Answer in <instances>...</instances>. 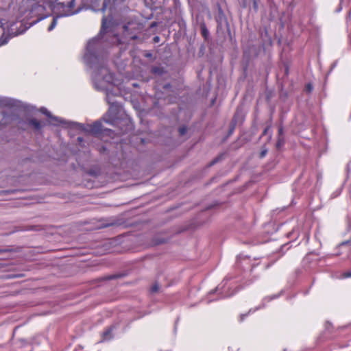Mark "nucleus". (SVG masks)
<instances>
[{
	"label": "nucleus",
	"instance_id": "nucleus-2",
	"mask_svg": "<svg viewBox=\"0 0 351 351\" xmlns=\"http://www.w3.org/2000/svg\"><path fill=\"white\" fill-rule=\"evenodd\" d=\"M231 285L232 283L229 280H224L221 284L217 287V289L221 291V293L223 297H230L237 291V289L236 288H232Z\"/></svg>",
	"mask_w": 351,
	"mask_h": 351
},
{
	"label": "nucleus",
	"instance_id": "nucleus-14",
	"mask_svg": "<svg viewBox=\"0 0 351 351\" xmlns=\"http://www.w3.org/2000/svg\"><path fill=\"white\" fill-rule=\"evenodd\" d=\"M106 28V19L105 17H104L102 19L101 32L105 31Z\"/></svg>",
	"mask_w": 351,
	"mask_h": 351
},
{
	"label": "nucleus",
	"instance_id": "nucleus-27",
	"mask_svg": "<svg viewBox=\"0 0 351 351\" xmlns=\"http://www.w3.org/2000/svg\"><path fill=\"white\" fill-rule=\"evenodd\" d=\"M77 139H78V141H82V138H80V137H78V138H77Z\"/></svg>",
	"mask_w": 351,
	"mask_h": 351
},
{
	"label": "nucleus",
	"instance_id": "nucleus-7",
	"mask_svg": "<svg viewBox=\"0 0 351 351\" xmlns=\"http://www.w3.org/2000/svg\"><path fill=\"white\" fill-rule=\"evenodd\" d=\"M223 156L224 154H220L219 156H218L217 157H216L215 158H214L210 163H209V167L210 166H213L215 164H216L217 162H218L219 161H220L221 160H222L223 158Z\"/></svg>",
	"mask_w": 351,
	"mask_h": 351
},
{
	"label": "nucleus",
	"instance_id": "nucleus-23",
	"mask_svg": "<svg viewBox=\"0 0 351 351\" xmlns=\"http://www.w3.org/2000/svg\"><path fill=\"white\" fill-rule=\"evenodd\" d=\"M42 112L43 113H45L46 115L49 116V112H47V110L46 109H45L44 110H42Z\"/></svg>",
	"mask_w": 351,
	"mask_h": 351
},
{
	"label": "nucleus",
	"instance_id": "nucleus-8",
	"mask_svg": "<svg viewBox=\"0 0 351 351\" xmlns=\"http://www.w3.org/2000/svg\"><path fill=\"white\" fill-rule=\"evenodd\" d=\"M97 42H98L97 40H90L87 45V49L88 51H90L92 49V48L97 44Z\"/></svg>",
	"mask_w": 351,
	"mask_h": 351
},
{
	"label": "nucleus",
	"instance_id": "nucleus-4",
	"mask_svg": "<svg viewBox=\"0 0 351 351\" xmlns=\"http://www.w3.org/2000/svg\"><path fill=\"white\" fill-rule=\"evenodd\" d=\"M58 5H60L62 8H66V15L73 14L74 13V12H73V9L75 7V0H70L66 3L64 2L59 3Z\"/></svg>",
	"mask_w": 351,
	"mask_h": 351
},
{
	"label": "nucleus",
	"instance_id": "nucleus-24",
	"mask_svg": "<svg viewBox=\"0 0 351 351\" xmlns=\"http://www.w3.org/2000/svg\"><path fill=\"white\" fill-rule=\"evenodd\" d=\"M158 40H159V37H158V36H155V37L154 38V42H156H156H158Z\"/></svg>",
	"mask_w": 351,
	"mask_h": 351
},
{
	"label": "nucleus",
	"instance_id": "nucleus-13",
	"mask_svg": "<svg viewBox=\"0 0 351 351\" xmlns=\"http://www.w3.org/2000/svg\"><path fill=\"white\" fill-rule=\"evenodd\" d=\"M8 42V38L1 37L0 38V47L5 45Z\"/></svg>",
	"mask_w": 351,
	"mask_h": 351
},
{
	"label": "nucleus",
	"instance_id": "nucleus-20",
	"mask_svg": "<svg viewBox=\"0 0 351 351\" xmlns=\"http://www.w3.org/2000/svg\"><path fill=\"white\" fill-rule=\"evenodd\" d=\"M235 125H236V121L234 120V118L232 121V126H231L230 132H232V130L234 129Z\"/></svg>",
	"mask_w": 351,
	"mask_h": 351
},
{
	"label": "nucleus",
	"instance_id": "nucleus-26",
	"mask_svg": "<svg viewBox=\"0 0 351 351\" xmlns=\"http://www.w3.org/2000/svg\"><path fill=\"white\" fill-rule=\"evenodd\" d=\"M152 54L151 53H147L145 56L149 58V57H151Z\"/></svg>",
	"mask_w": 351,
	"mask_h": 351
},
{
	"label": "nucleus",
	"instance_id": "nucleus-16",
	"mask_svg": "<svg viewBox=\"0 0 351 351\" xmlns=\"http://www.w3.org/2000/svg\"><path fill=\"white\" fill-rule=\"evenodd\" d=\"M267 153V149L262 150V151L261 152V153H260V156H259V157H260L261 158H264V157L266 156Z\"/></svg>",
	"mask_w": 351,
	"mask_h": 351
},
{
	"label": "nucleus",
	"instance_id": "nucleus-10",
	"mask_svg": "<svg viewBox=\"0 0 351 351\" xmlns=\"http://www.w3.org/2000/svg\"><path fill=\"white\" fill-rule=\"evenodd\" d=\"M251 1L252 2V7L254 10L255 12H257L258 9V3L260 0H251Z\"/></svg>",
	"mask_w": 351,
	"mask_h": 351
},
{
	"label": "nucleus",
	"instance_id": "nucleus-22",
	"mask_svg": "<svg viewBox=\"0 0 351 351\" xmlns=\"http://www.w3.org/2000/svg\"><path fill=\"white\" fill-rule=\"evenodd\" d=\"M343 276H344L345 278L350 277V276H351V273L350 272L346 273V274H344Z\"/></svg>",
	"mask_w": 351,
	"mask_h": 351
},
{
	"label": "nucleus",
	"instance_id": "nucleus-1",
	"mask_svg": "<svg viewBox=\"0 0 351 351\" xmlns=\"http://www.w3.org/2000/svg\"><path fill=\"white\" fill-rule=\"evenodd\" d=\"M82 130L86 132L95 136H102L104 135L112 136L114 132L110 129H104L100 121H95L93 124L87 125L86 127L82 126Z\"/></svg>",
	"mask_w": 351,
	"mask_h": 351
},
{
	"label": "nucleus",
	"instance_id": "nucleus-19",
	"mask_svg": "<svg viewBox=\"0 0 351 351\" xmlns=\"http://www.w3.org/2000/svg\"><path fill=\"white\" fill-rule=\"evenodd\" d=\"M160 69L158 67H153L152 69V72L153 73H158L159 72Z\"/></svg>",
	"mask_w": 351,
	"mask_h": 351
},
{
	"label": "nucleus",
	"instance_id": "nucleus-17",
	"mask_svg": "<svg viewBox=\"0 0 351 351\" xmlns=\"http://www.w3.org/2000/svg\"><path fill=\"white\" fill-rule=\"evenodd\" d=\"M282 134H283V128H282V126H280L278 128V137H282Z\"/></svg>",
	"mask_w": 351,
	"mask_h": 351
},
{
	"label": "nucleus",
	"instance_id": "nucleus-5",
	"mask_svg": "<svg viewBox=\"0 0 351 351\" xmlns=\"http://www.w3.org/2000/svg\"><path fill=\"white\" fill-rule=\"evenodd\" d=\"M200 29L202 37L204 38L205 40H208L209 37V32L204 22L201 23Z\"/></svg>",
	"mask_w": 351,
	"mask_h": 351
},
{
	"label": "nucleus",
	"instance_id": "nucleus-3",
	"mask_svg": "<svg viewBox=\"0 0 351 351\" xmlns=\"http://www.w3.org/2000/svg\"><path fill=\"white\" fill-rule=\"evenodd\" d=\"M119 109V106L116 103H112L110 106L106 113V117L104 118V120L106 123H110L112 125H115L117 123V111Z\"/></svg>",
	"mask_w": 351,
	"mask_h": 351
},
{
	"label": "nucleus",
	"instance_id": "nucleus-12",
	"mask_svg": "<svg viewBox=\"0 0 351 351\" xmlns=\"http://www.w3.org/2000/svg\"><path fill=\"white\" fill-rule=\"evenodd\" d=\"M187 128L186 126H182L179 128V134L181 136L184 135L186 133Z\"/></svg>",
	"mask_w": 351,
	"mask_h": 351
},
{
	"label": "nucleus",
	"instance_id": "nucleus-6",
	"mask_svg": "<svg viewBox=\"0 0 351 351\" xmlns=\"http://www.w3.org/2000/svg\"><path fill=\"white\" fill-rule=\"evenodd\" d=\"M28 124L32 126L36 130H38L42 128L40 122L36 119H29Z\"/></svg>",
	"mask_w": 351,
	"mask_h": 351
},
{
	"label": "nucleus",
	"instance_id": "nucleus-25",
	"mask_svg": "<svg viewBox=\"0 0 351 351\" xmlns=\"http://www.w3.org/2000/svg\"><path fill=\"white\" fill-rule=\"evenodd\" d=\"M8 250H0V253L8 252Z\"/></svg>",
	"mask_w": 351,
	"mask_h": 351
},
{
	"label": "nucleus",
	"instance_id": "nucleus-9",
	"mask_svg": "<svg viewBox=\"0 0 351 351\" xmlns=\"http://www.w3.org/2000/svg\"><path fill=\"white\" fill-rule=\"evenodd\" d=\"M57 24V19L53 18L51 24L49 25V26L48 27L47 29L48 31H51L56 25Z\"/></svg>",
	"mask_w": 351,
	"mask_h": 351
},
{
	"label": "nucleus",
	"instance_id": "nucleus-28",
	"mask_svg": "<svg viewBox=\"0 0 351 351\" xmlns=\"http://www.w3.org/2000/svg\"><path fill=\"white\" fill-rule=\"evenodd\" d=\"M3 123H0V126H1V125H3Z\"/></svg>",
	"mask_w": 351,
	"mask_h": 351
},
{
	"label": "nucleus",
	"instance_id": "nucleus-18",
	"mask_svg": "<svg viewBox=\"0 0 351 351\" xmlns=\"http://www.w3.org/2000/svg\"><path fill=\"white\" fill-rule=\"evenodd\" d=\"M270 129V126H267L265 128V130H263V133H262V136H265L267 134L268 131Z\"/></svg>",
	"mask_w": 351,
	"mask_h": 351
},
{
	"label": "nucleus",
	"instance_id": "nucleus-21",
	"mask_svg": "<svg viewBox=\"0 0 351 351\" xmlns=\"http://www.w3.org/2000/svg\"><path fill=\"white\" fill-rule=\"evenodd\" d=\"M306 88L308 91L311 92L313 89V87L311 84H308L306 86Z\"/></svg>",
	"mask_w": 351,
	"mask_h": 351
},
{
	"label": "nucleus",
	"instance_id": "nucleus-15",
	"mask_svg": "<svg viewBox=\"0 0 351 351\" xmlns=\"http://www.w3.org/2000/svg\"><path fill=\"white\" fill-rule=\"evenodd\" d=\"M158 289H159V287H158V284H155L151 287L150 291L152 293H156L158 291Z\"/></svg>",
	"mask_w": 351,
	"mask_h": 351
},
{
	"label": "nucleus",
	"instance_id": "nucleus-11",
	"mask_svg": "<svg viewBox=\"0 0 351 351\" xmlns=\"http://www.w3.org/2000/svg\"><path fill=\"white\" fill-rule=\"evenodd\" d=\"M285 143L283 137H278L276 143L277 148L280 147Z\"/></svg>",
	"mask_w": 351,
	"mask_h": 351
}]
</instances>
